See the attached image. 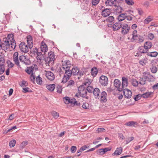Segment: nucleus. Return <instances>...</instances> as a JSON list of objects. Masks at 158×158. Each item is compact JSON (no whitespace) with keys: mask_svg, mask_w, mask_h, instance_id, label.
Listing matches in <instances>:
<instances>
[{"mask_svg":"<svg viewBox=\"0 0 158 158\" xmlns=\"http://www.w3.org/2000/svg\"><path fill=\"white\" fill-rule=\"evenodd\" d=\"M63 70H62V69L60 68L58 70L60 75L63 73L64 74L62 82L65 83L68 81L71 76L72 75V71H71V69Z\"/></svg>","mask_w":158,"mask_h":158,"instance_id":"1","label":"nucleus"},{"mask_svg":"<svg viewBox=\"0 0 158 158\" xmlns=\"http://www.w3.org/2000/svg\"><path fill=\"white\" fill-rule=\"evenodd\" d=\"M10 44L9 42V40L7 38H3V40L1 42V47L2 49L4 51L10 49Z\"/></svg>","mask_w":158,"mask_h":158,"instance_id":"2","label":"nucleus"},{"mask_svg":"<svg viewBox=\"0 0 158 158\" xmlns=\"http://www.w3.org/2000/svg\"><path fill=\"white\" fill-rule=\"evenodd\" d=\"M99 82L102 86H106L108 83V78L105 76L102 75L99 78Z\"/></svg>","mask_w":158,"mask_h":158,"instance_id":"3","label":"nucleus"},{"mask_svg":"<svg viewBox=\"0 0 158 158\" xmlns=\"http://www.w3.org/2000/svg\"><path fill=\"white\" fill-rule=\"evenodd\" d=\"M61 62L62 63V68L63 69H66L71 68L72 65L69 60H67L64 61L62 60Z\"/></svg>","mask_w":158,"mask_h":158,"instance_id":"4","label":"nucleus"},{"mask_svg":"<svg viewBox=\"0 0 158 158\" xmlns=\"http://www.w3.org/2000/svg\"><path fill=\"white\" fill-rule=\"evenodd\" d=\"M143 74L144 78L146 81L151 82L154 81L155 78L154 77L150 75L148 72H143Z\"/></svg>","mask_w":158,"mask_h":158,"instance_id":"5","label":"nucleus"},{"mask_svg":"<svg viewBox=\"0 0 158 158\" xmlns=\"http://www.w3.org/2000/svg\"><path fill=\"white\" fill-rule=\"evenodd\" d=\"M148 51L144 48L143 46H139L137 49V52L135 56H140L142 55V54L147 53V54Z\"/></svg>","mask_w":158,"mask_h":158,"instance_id":"6","label":"nucleus"},{"mask_svg":"<svg viewBox=\"0 0 158 158\" xmlns=\"http://www.w3.org/2000/svg\"><path fill=\"white\" fill-rule=\"evenodd\" d=\"M121 28V33L123 35H125L129 32L130 27L127 24L124 23L123 24H122Z\"/></svg>","mask_w":158,"mask_h":158,"instance_id":"7","label":"nucleus"},{"mask_svg":"<svg viewBox=\"0 0 158 158\" xmlns=\"http://www.w3.org/2000/svg\"><path fill=\"white\" fill-rule=\"evenodd\" d=\"M19 48L21 51L25 53L27 52L28 51V46L24 42H22L19 45Z\"/></svg>","mask_w":158,"mask_h":158,"instance_id":"8","label":"nucleus"},{"mask_svg":"<svg viewBox=\"0 0 158 158\" xmlns=\"http://www.w3.org/2000/svg\"><path fill=\"white\" fill-rule=\"evenodd\" d=\"M19 60L20 62L23 63L26 65H29L31 63V61L28 58H27L24 56H20L19 57Z\"/></svg>","mask_w":158,"mask_h":158,"instance_id":"9","label":"nucleus"},{"mask_svg":"<svg viewBox=\"0 0 158 158\" xmlns=\"http://www.w3.org/2000/svg\"><path fill=\"white\" fill-rule=\"evenodd\" d=\"M131 42H135L140 44L144 41V38L143 36L139 35L133 39H131Z\"/></svg>","mask_w":158,"mask_h":158,"instance_id":"10","label":"nucleus"},{"mask_svg":"<svg viewBox=\"0 0 158 158\" xmlns=\"http://www.w3.org/2000/svg\"><path fill=\"white\" fill-rule=\"evenodd\" d=\"M123 93L125 98H130L132 96V92L131 90L127 88L124 89Z\"/></svg>","mask_w":158,"mask_h":158,"instance_id":"11","label":"nucleus"},{"mask_svg":"<svg viewBox=\"0 0 158 158\" xmlns=\"http://www.w3.org/2000/svg\"><path fill=\"white\" fill-rule=\"evenodd\" d=\"M114 86L117 88V90L120 92L122 91V88L120 86L121 85V84L120 81L118 79H115L114 82Z\"/></svg>","mask_w":158,"mask_h":158,"instance_id":"12","label":"nucleus"},{"mask_svg":"<svg viewBox=\"0 0 158 158\" xmlns=\"http://www.w3.org/2000/svg\"><path fill=\"white\" fill-rule=\"evenodd\" d=\"M122 84L120 87H122L123 91L124 89L126 88L128 85V82L127 78L124 77H122Z\"/></svg>","mask_w":158,"mask_h":158,"instance_id":"13","label":"nucleus"},{"mask_svg":"<svg viewBox=\"0 0 158 158\" xmlns=\"http://www.w3.org/2000/svg\"><path fill=\"white\" fill-rule=\"evenodd\" d=\"M44 60H45L46 64H48V66H52L53 64L55 58L54 57L52 58L51 57V58L50 57L47 56L44 58Z\"/></svg>","mask_w":158,"mask_h":158,"instance_id":"14","label":"nucleus"},{"mask_svg":"<svg viewBox=\"0 0 158 158\" xmlns=\"http://www.w3.org/2000/svg\"><path fill=\"white\" fill-rule=\"evenodd\" d=\"M104 8V9L102 10V15L104 17H106L109 16L111 13L112 10L111 9H105L103 6H102V8Z\"/></svg>","mask_w":158,"mask_h":158,"instance_id":"15","label":"nucleus"},{"mask_svg":"<svg viewBox=\"0 0 158 158\" xmlns=\"http://www.w3.org/2000/svg\"><path fill=\"white\" fill-rule=\"evenodd\" d=\"M45 76L48 79L51 81L53 80L55 78L54 74L50 71H46Z\"/></svg>","mask_w":158,"mask_h":158,"instance_id":"16","label":"nucleus"},{"mask_svg":"<svg viewBox=\"0 0 158 158\" xmlns=\"http://www.w3.org/2000/svg\"><path fill=\"white\" fill-rule=\"evenodd\" d=\"M114 6L115 8L113 9V10L116 14L120 13L122 12L123 8L119 4L117 5L116 3H115Z\"/></svg>","mask_w":158,"mask_h":158,"instance_id":"17","label":"nucleus"},{"mask_svg":"<svg viewBox=\"0 0 158 158\" xmlns=\"http://www.w3.org/2000/svg\"><path fill=\"white\" fill-rule=\"evenodd\" d=\"M122 23L118 21L116 22L112 26L113 29L114 31H117L121 28Z\"/></svg>","mask_w":158,"mask_h":158,"instance_id":"18","label":"nucleus"},{"mask_svg":"<svg viewBox=\"0 0 158 158\" xmlns=\"http://www.w3.org/2000/svg\"><path fill=\"white\" fill-rule=\"evenodd\" d=\"M93 93L94 97L97 99H99L100 98L99 95L100 93V90L98 88H96L93 90Z\"/></svg>","mask_w":158,"mask_h":158,"instance_id":"19","label":"nucleus"},{"mask_svg":"<svg viewBox=\"0 0 158 158\" xmlns=\"http://www.w3.org/2000/svg\"><path fill=\"white\" fill-rule=\"evenodd\" d=\"M107 94L104 91H103L101 93L100 97V101L102 102H105L107 101L106 97Z\"/></svg>","mask_w":158,"mask_h":158,"instance_id":"20","label":"nucleus"},{"mask_svg":"<svg viewBox=\"0 0 158 158\" xmlns=\"http://www.w3.org/2000/svg\"><path fill=\"white\" fill-rule=\"evenodd\" d=\"M40 48L41 51L43 52H46L48 50V46L43 41H42L41 43Z\"/></svg>","mask_w":158,"mask_h":158,"instance_id":"21","label":"nucleus"},{"mask_svg":"<svg viewBox=\"0 0 158 158\" xmlns=\"http://www.w3.org/2000/svg\"><path fill=\"white\" fill-rule=\"evenodd\" d=\"M152 46V43L150 41H147L145 42L143 45V46L144 48L146 49L148 52L149 51V50L150 49Z\"/></svg>","mask_w":158,"mask_h":158,"instance_id":"22","label":"nucleus"},{"mask_svg":"<svg viewBox=\"0 0 158 158\" xmlns=\"http://www.w3.org/2000/svg\"><path fill=\"white\" fill-rule=\"evenodd\" d=\"M71 71H72V74L73 75H77L78 74L79 69L77 67H74L71 69Z\"/></svg>","mask_w":158,"mask_h":158,"instance_id":"23","label":"nucleus"},{"mask_svg":"<svg viewBox=\"0 0 158 158\" xmlns=\"http://www.w3.org/2000/svg\"><path fill=\"white\" fill-rule=\"evenodd\" d=\"M98 73V69L96 67H94L91 69V74L93 77H95Z\"/></svg>","mask_w":158,"mask_h":158,"instance_id":"24","label":"nucleus"},{"mask_svg":"<svg viewBox=\"0 0 158 158\" xmlns=\"http://www.w3.org/2000/svg\"><path fill=\"white\" fill-rule=\"evenodd\" d=\"M85 85L82 84L78 88V92L79 93L86 91V88L84 86Z\"/></svg>","mask_w":158,"mask_h":158,"instance_id":"25","label":"nucleus"},{"mask_svg":"<svg viewBox=\"0 0 158 158\" xmlns=\"http://www.w3.org/2000/svg\"><path fill=\"white\" fill-rule=\"evenodd\" d=\"M105 3L106 6H114V5H115V3L112 0H106Z\"/></svg>","mask_w":158,"mask_h":158,"instance_id":"26","label":"nucleus"},{"mask_svg":"<svg viewBox=\"0 0 158 158\" xmlns=\"http://www.w3.org/2000/svg\"><path fill=\"white\" fill-rule=\"evenodd\" d=\"M126 125L129 127H135L138 125L136 122L134 121H130L126 123Z\"/></svg>","mask_w":158,"mask_h":158,"instance_id":"27","label":"nucleus"},{"mask_svg":"<svg viewBox=\"0 0 158 158\" xmlns=\"http://www.w3.org/2000/svg\"><path fill=\"white\" fill-rule=\"evenodd\" d=\"M46 88L50 91H53L55 88V84H48L46 85Z\"/></svg>","mask_w":158,"mask_h":158,"instance_id":"28","label":"nucleus"},{"mask_svg":"<svg viewBox=\"0 0 158 158\" xmlns=\"http://www.w3.org/2000/svg\"><path fill=\"white\" fill-rule=\"evenodd\" d=\"M126 15V13H122L119 15L118 17V21L121 22V21L125 19V17Z\"/></svg>","mask_w":158,"mask_h":158,"instance_id":"29","label":"nucleus"},{"mask_svg":"<svg viewBox=\"0 0 158 158\" xmlns=\"http://www.w3.org/2000/svg\"><path fill=\"white\" fill-rule=\"evenodd\" d=\"M158 54V53L157 52H149L148 51L147 55L151 57H156L157 56Z\"/></svg>","mask_w":158,"mask_h":158,"instance_id":"30","label":"nucleus"},{"mask_svg":"<svg viewBox=\"0 0 158 158\" xmlns=\"http://www.w3.org/2000/svg\"><path fill=\"white\" fill-rule=\"evenodd\" d=\"M122 152V147L118 148L113 154L114 155L118 156L120 155Z\"/></svg>","mask_w":158,"mask_h":158,"instance_id":"31","label":"nucleus"},{"mask_svg":"<svg viewBox=\"0 0 158 158\" xmlns=\"http://www.w3.org/2000/svg\"><path fill=\"white\" fill-rule=\"evenodd\" d=\"M5 56L3 54L1 53L0 54V64H5Z\"/></svg>","mask_w":158,"mask_h":158,"instance_id":"32","label":"nucleus"},{"mask_svg":"<svg viewBox=\"0 0 158 158\" xmlns=\"http://www.w3.org/2000/svg\"><path fill=\"white\" fill-rule=\"evenodd\" d=\"M8 40H9V41H13V42L15 41V40L14 39V35L12 34H9L8 35L7 37L6 38Z\"/></svg>","mask_w":158,"mask_h":158,"instance_id":"33","label":"nucleus"},{"mask_svg":"<svg viewBox=\"0 0 158 158\" xmlns=\"http://www.w3.org/2000/svg\"><path fill=\"white\" fill-rule=\"evenodd\" d=\"M33 3L36 6H42V5L41 0H35L33 2Z\"/></svg>","mask_w":158,"mask_h":158,"instance_id":"34","label":"nucleus"},{"mask_svg":"<svg viewBox=\"0 0 158 158\" xmlns=\"http://www.w3.org/2000/svg\"><path fill=\"white\" fill-rule=\"evenodd\" d=\"M152 94V93L151 92H146L142 94V95L143 98H146L150 97V95Z\"/></svg>","mask_w":158,"mask_h":158,"instance_id":"35","label":"nucleus"},{"mask_svg":"<svg viewBox=\"0 0 158 158\" xmlns=\"http://www.w3.org/2000/svg\"><path fill=\"white\" fill-rule=\"evenodd\" d=\"M36 81L39 85H41L42 83V78L40 77V75L37 77L36 78Z\"/></svg>","mask_w":158,"mask_h":158,"instance_id":"36","label":"nucleus"},{"mask_svg":"<svg viewBox=\"0 0 158 158\" xmlns=\"http://www.w3.org/2000/svg\"><path fill=\"white\" fill-rule=\"evenodd\" d=\"M5 71V64H0V75L2 74Z\"/></svg>","mask_w":158,"mask_h":158,"instance_id":"37","label":"nucleus"},{"mask_svg":"<svg viewBox=\"0 0 158 158\" xmlns=\"http://www.w3.org/2000/svg\"><path fill=\"white\" fill-rule=\"evenodd\" d=\"M28 143L27 141H23L20 144L19 147L20 148L23 149L24 147L27 145Z\"/></svg>","mask_w":158,"mask_h":158,"instance_id":"38","label":"nucleus"},{"mask_svg":"<svg viewBox=\"0 0 158 158\" xmlns=\"http://www.w3.org/2000/svg\"><path fill=\"white\" fill-rule=\"evenodd\" d=\"M27 44H29L30 43H32L33 40H32V38L31 36L29 35H27Z\"/></svg>","mask_w":158,"mask_h":158,"instance_id":"39","label":"nucleus"},{"mask_svg":"<svg viewBox=\"0 0 158 158\" xmlns=\"http://www.w3.org/2000/svg\"><path fill=\"white\" fill-rule=\"evenodd\" d=\"M16 143L15 139H12L10 141L9 144L10 147H13L15 146Z\"/></svg>","mask_w":158,"mask_h":158,"instance_id":"40","label":"nucleus"},{"mask_svg":"<svg viewBox=\"0 0 158 158\" xmlns=\"http://www.w3.org/2000/svg\"><path fill=\"white\" fill-rule=\"evenodd\" d=\"M94 89L92 86H88L86 88V91L87 90L89 93H93Z\"/></svg>","mask_w":158,"mask_h":158,"instance_id":"41","label":"nucleus"},{"mask_svg":"<svg viewBox=\"0 0 158 158\" xmlns=\"http://www.w3.org/2000/svg\"><path fill=\"white\" fill-rule=\"evenodd\" d=\"M19 85L21 87L26 86L28 85V83L26 81L23 80L19 83Z\"/></svg>","mask_w":158,"mask_h":158,"instance_id":"42","label":"nucleus"},{"mask_svg":"<svg viewBox=\"0 0 158 158\" xmlns=\"http://www.w3.org/2000/svg\"><path fill=\"white\" fill-rule=\"evenodd\" d=\"M132 84L133 86L137 87L138 86L139 84L138 81L136 79H133L132 80Z\"/></svg>","mask_w":158,"mask_h":158,"instance_id":"43","label":"nucleus"},{"mask_svg":"<svg viewBox=\"0 0 158 158\" xmlns=\"http://www.w3.org/2000/svg\"><path fill=\"white\" fill-rule=\"evenodd\" d=\"M33 69L31 67H27V69L26 70V72L28 74H31L32 73H33Z\"/></svg>","mask_w":158,"mask_h":158,"instance_id":"44","label":"nucleus"},{"mask_svg":"<svg viewBox=\"0 0 158 158\" xmlns=\"http://www.w3.org/2000/svg\"><path fill=\"white\" fill-rule=\"evenodd\" d=\"M52 114L53 117L55 119H57L59 116V114L55 111H52Z\"/></svg>","mask_w":158,"mask_h":158,"instance_id":"45","label":"nucleus"},{"mask_svg":"<svg viewBox=\"0 0 158 158\" xmlns=\"http://www.w3.org/2000/svg\"><path fill=\"white\" fill-rule=\"evenodd\" d=\"M56 88L57 92L59 94H61L62 92V86L59 85H57L56 87Z\"/></svg>","mask_w":158,"mask_h":158,"instance_id":"46","label":"nucleus"},{"mask_svg":"<svg viewBox=\"0 0 158 158\" xmlns=\"http://www.w3.org/2000/svg\"><path fill=\"white\" fill-rule=\"evenodd\" d=\"M152 19L151 18L150 16H149L147 18H146L144 21V23L145 24H148L151 21Z\"/></svg>","mask_w":158,"mask_h":158,"instance_id":"47","label":"nucleus"},{"mask_svg":"<svg viewBox=\"0 0 158 158\" xmlns=\"http://www.w3.org/2000/svg\"><path fill=\"white\" fill-rule=\"evenodd\" d=\"M82 107L84 109H89V105L87 103H85L83 104Z\"/></svg>","mask_w":158,"mask_h":158,"instance_id":"48","label":"nucleus"},{"mask_svg":"<svg viewBox=\"0 0 158 158\" xmlns=\"http://www.w3.org/2000/svg\"><path fill=\"white\" fill-rule=\"evenodd\" d=\"M14 58L13 60L15 62V64L18 67H20L19 62V60L18 58Z\"/></svg>","mask_w":158,"mask_h":158,"instance_id":"49","label":"nucleus"},{"mask_svg":"<svg viewBox=\"0 0 158 158\" xmlns=\"http://www.w3.org/2000/svg\"><path fill=\"white\" fill-rule=\"evenodd\" d=\"M141 97H143L142 94H139L136 95L134 98L135 101H137L140 99Z\"/></svg>","mask_w":158,"mask_h":158,"instance_id":"50","label":"nucleus"},{"mask_svg":"<svg viewBox=\"0 0 158 158\" xmlns=\"http://www.w3.org/2000/svg\"><path fill=\"white\" fill-rule=\"evenodd\" d=\"M87 91H85L84 92L81 93V96L83 98H85L86 99H88L89 98V97L87 96Z\"/></svg>","mask_w":158,"mask_h":158,"instance_id":"51","label":"nucleus"},{"mask_svg":"<svg viewBox=\"0 0 158 158\" xmlns=\"http://www.w3.org/2000/svg\"><path fill=\"white\" fill-rule=\"evenodd\" d=\"M114 18L113 16H109L108 18L106 19V21L107 22H112L113 21H114Z\"/></svg>","mask_w":158,"mask_h":158,"instance_id":"52","label":"nucleus"},{"mask_svg":"<svg viewBox=\"0 0 158 158\" xmlns=\"http://www.w3.org/2000/svg\"><path fill=\"white\" fill-rule=\"evenodd\" d=\"M55 55L54 52L50 51L48 52V56L50 57L51 58L52 57V58L54 57L55 58Z\"/></svg>","mask_w":158,"mask_h":158,"instance_id":"53","label":"nucleus"},{"mask_svg":"<svg viewBox=\"0 0 158 158\" xmlns=\"http://www.w3.org/2000/svg\"><path fill=\"white\" fill-rule=\"evenodd\" d=\"M111 148H104L101 149V150H102V151L103 152V153H102V154H103L106 152L111 150Z\"/></svg>","mask_w":158,"mask_h":158,"instance_id":"54","label":"nucleus"},{"mask_svg":"<svg viewBox=\"0 0 158 158\" xmlns=\"http://www.w3.org/2000/svg\"><path fill=\"white\" fill-rule=\"evenodd\" d=\"M138 35L137 34V31L136 30H134L132 32V37L131 39H134V38L136 37Z\"/></svg>","mask_w":158,"mask_h":158,"instance_id":"55","label":"nucleus"},{"mask_svg":"<svg viewBox=\"0 0 158 158\" xmlns=\"http://www.w3.org/2000/svg\"><path fill=\"white\" fill-rule=\"evenodd\" d=\"M35 75H34L33 73H32L31 75L30 79L31 81L34 84L35 83Z\"/></svg>","mask_w":158,"mask_h":158,"instance_id":"56","label":"nucleus"},{"mask_svg":"<svg viewBox=\"0 0 158 158\" xmlns=\"http://www.w3.org/2000/svg\"><path fill=\"white\" fill-rule=\"evenodd\" d=\"M64 102L66 104H69L68 101H69L70 98L69 97H65L63 98Z\"/></svg>","mask_w":158,"mask_h":158,"instance_id":"57","label":"nucleus"},{"mask_svg":"<svg viewBox=\"0 0 158 158\" xmlns=\"http://www.w3.org/2000/svg\"><path fill=\"white\" fill-rule=\"evenodd\" d=\"M151 72L153 73H155L157 70V69L155 66H153L152 68H150Z\"/></svg>","mask_w":158,"mask_h":158,"instance_id":"58","label":"nucleus"},{"mask_svg":"<svg viewBox=\"0 0 158 158\" xmlns=\"http://www.w3.org/2000/svg\"><path fill=\"white\" fill-rule=\"evenodd\" d=\"M126 3L129 5H132L134 2L132 0H125Z\"/></svg>","mask_w":158,"mask_h":158,"instance_id":"59","label":"nucleus"},{"mask_svg":"<svg viewBox=\"0 0 158 158\" xmlns=\"http://www.w3.org/2000/svg\"><path fill=\"white\" fill-rule=\"evenodd\" d=\"M134 138L133 137H128L126 141V144H127L131 141L133 140L134 139Z\"/></svg>","mask_w":158,"mask_h":158,"instance_id":"60","label":"nucleus"},{"mask_svg":"<svg viewBox=\"0 0 158 158\" xmlns=\"http://www.w3.org/2000/svg\"><path fill=\"white\" fill-rule=\"evenodd\" d=\"M140 78L139 80L140 81L139 82V83L140 84L142 85H144L145 84L146 80H143V77H140Z\"/></svg>","mask_w":158,"mask_h":158,"instance_id":"61","label":"nucleus"},{"mask_svg":"<svg viewBox=\"0 0 158 158\" xmlns=\"http://www.w3.org/2000/svg\"><path fill=\"white\" fill-rule=\"evenodd\" d=\"M23 89L24 90V92L26 93L27 92H31L32 90L28 87L23 88Z\"/></svg>","mask_w":158,"mask_h":158,"instance_id":"62","label":"nucleus"},{"mask_svg":"<svg viewBox=\"0 0 158 158\" xmlns=\"http://www.w3.org/2000/svg\"><path fill=\"white\" fill-rule=\"evenodd\" d=\"M73 100H74L73 101V102H74V106H79L80 105V102H78V101H76V99L75 98H73Z\"/></svg>","mask_w":158,"mask_h":158,"instance_id":"63","label":"nucleus"},{"mask_svg":"<svg viewBox=\"0 0 158 158\" xmlns=\"http://www.w3.org/2000/svg\"><path fill=\"white\" fill-rule=\"evenodd\" d=\"M15 41H14V42L13 41H11V44H10L11 45V48L12 49H15L16 47V43L15 42Z\"/></svg>","mask_w":158,"mask_h":158,"instance_id":"64","label":"nucleus"}]
</instances>
